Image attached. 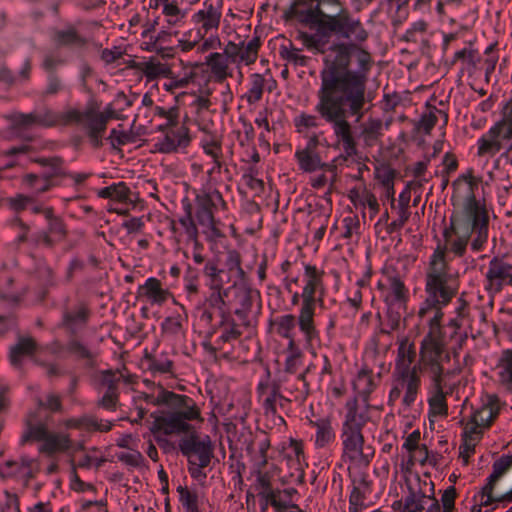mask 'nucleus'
<instances>
[{"label":"nucleus","mask_w":512,"mask_h":512,"mask_svg":"<svg viewBox=\"0 0 512 512\" xmlns=\"http://www.w3.org/2000/svg\"><path fill=\"white\" fill-rule=\"evenodd\" d=\"M348 56L347 48L342 47L332 51L326 60V70L320 72L315 110L332 125L336 146L347 156H353L356 154V138L347 117L356 116L359 120L363 116L367 103L369 58L359 52V68L349 71Z\"/></svg>","instance_id":"1"},{"label":"nucleus","mask_w":512,"mask_h":512,"mask_svg":"<svg viewBox=\"0 0 512 512\" xmlns=\"http://www.w3.org/2000/svg\"><path fill=\"white\" fill-rule=\"evenodd\" d=\"M458 283L450 272L445 250L438 247L430 257L426 271V298L418 309V318L428 326L422 339V363L430 370L432 382L428 404L431 416H445L448 413L446 394L443 392V366L445 337L442 331L443 308L456 295Z\"/></svg>","instance_id":"2"},{"label":"nucleus","mask_w":512,"mask_h":512,"mask_svg":"<svg viewBox=\"0 0 512 512\" xmlns=\"http://www.w3.org/2000/svg\"><path fill=\"white\" fill-rule=\"evenodd\" d=\"M462 179L467 196L454 203L450 225L444 233L446 249L457 257L465 254L468 244L473 252L482 251L489 236L488 208L485 201L477 199L473 193L478 180L472 175Z\"/></svg>","instance_id":"3"},{"label":"nucleus","mask_w":512,"mask_h":512,"mask_svg":"<svg viewBox=\"0 0 512 512\" xmlns=\"http://www.w3.org/2000/svg\"><path fill=\"white\" fill-rule=\"evenodd\" d=\"M222 17L221 8L211 1H204L190 18L192 28L183 32L177 40L180 52L188 53L197 49L198 53H205L221 47L218 35Z\"/></svg>","instance_id":"4"},{"label":"nucleus","mask_w":512,"mask_h":512,"mask_svg":"<svg viewBox=\"0 0 512 512\" xmlns=\"http://www.w3.org/2000/svg\"><path fill=\"white\" fill-rule=\"evenodd\" d=\"M321 27L325 28L328 33H333L340 38L347 39L349 42H335L329 46L328 53L323 59V69L326 70V60L332 53L342 47H346L348 51L349 71H356L359 68L358 53L363 52L369 58L368 74L372 68L371 54L361 47V44L368 38V32L364 29L359 19L350 16L348 13H340L337 15H324L321 18Z\"/></svg>","instance_id":"5"},{"label":"nucleus","mask_w":512,"mask_h":512,"mask_svg":"<svg viewBox=\"0 0 512 512\" xmlns=\"http://www.w3.org/2000/svg\"><path fill=\"white\" fill-rule=\"evenodd\" d=\"M323 278V270L314 265H305L301 289L303 305L298 311L297 322L305 344L310 348L320 344V332L316 328L314 318L317 306L322 307L324 305L326 287Z\"/></svg>","instance_id":"6"},{"label":"nucleus","mask_w":512,"mask_h":512,"mask_svg":"<svg viewBox=\"0 0 512 512\" xmlns=\"http://www.w3.org/2000/svg\"><path fill=\"white\" fill-rule=\"evenodd\" d=\"M477 157L482 166L500 151L512 153V98L502 103L500 118L477 140Z\"/></svg>","instance_id":"7"},{"label":"nucleus","mask_w":512,"mask_h":512,"mask_svg":"<svg viewBox=\"0 0 512 512\" xmlns=\"http://www.w3.org/2000/svg\"><path fill=\"white\" fill-rule=\"evenodd\" d=\"M52 418H25L20 443H38L39 451L52 456L70 448L67 434L56 429Z\"/></svg>","instance_id":"8"},{"label":"nucleus","mask_w":512,"mask_h":512,"mask_svg":"<svg viewBox=\"0 0 512 512\" xmlns=\"http://www.w3.org/2000/svg\"><path fill=\"white\" fill-rule=\"evenodd\" d=\"M115 111L108 107L104 111L96 103H90L84 111L70 109L60 114V125L77 124L87 134L92 146L99 148L103 145V136L110 119L115 118Z\"/></svg>","instance_id":"9"},{"label":"nucleus","mask_w":512,"mask_h":512,"mask_svg":"<svg viewBox=\"0 0 512 512\" xmlns=\"http://www.w3.org/2000/svg\"><path fill=\"white\" fill-rule=\"evenodd\" d=\"M144 398L146 406L140 405L138 416H144L149 413L148 406H157L162 408V416H199V412L194 408V401L185 395H179L174 392L166 391L158 387L156 393H141L139 396H133L134 401L137 398Z\"/></svg>","instance_id":"10"},{"label":"nucleus","mask_w":512,"mask_h":512,"mask_svg":"<svg viewBox=\"0 0 512 512\" xmlns=\"http://www.w3.org/2000/svg\"><path fill=\"white\" fill-rule=\"evenodd\" d=\"M419 362L414 365V369L394 370L393 387L390 391V401H395L403 395V403L406 406L411 405L416 400L421 386L420 373L426 372L430 376V370L422 363V342L419 348Z\"/></svg>","instance_id":"11"},{"label":"nucleus","mask_w":512,"mask_h":512,"mask_svg":"<svg viewBox=\"0 0 512 512\" xmlns=\"http://www.w3.org/2000/svg\"><path fill=\"white\" fill-rule=\"evenodd\" d=\"M376 386L375 378L370 370L362 369L353 381V388L357 396L347 403V416H363L364 413H377L378 408L367 406V397Z\"/></svg>","instance_id":"12"},{"label":"nucleus","mask_w":512,"mask_h":512,"mask_svg":"<svg viewBox=\"0 0 512 512\" xmlns=\"http://www.w3.org/2000/svg\"><path fill=\"white\" fill-rule=\"evenodd\" d=\"M155 117L167 120L168 124H173L178 118V112L176 109L165 110L153 106L151 98L148 95H144L140 106L137 107L135 112L130 133L132 129H135L137 133L146 134Z\"/></svg>","instance_id":"13"},{"label":"nucleus","mask_w":512,"mask_h":512,"mask_svg":"<svg viewBox=\"0 0 512 512\" xmlns=\"http://www.w3.org/2000/svg\"><path fill=\"white\" fill-rule=\"evenodd\" d=\"M486 290L499 293L506 286L512 287V261L505 253L494 256L485 273Z\"/></svg>","instance_id":"14"},{"label":"nucleus","mask_w":512,"mask_h":512,"mask_svg":"<svg viewBox=\"0 0 512 512\" xmlns=\"http://www.w3.org/2000/svg\"><path fill=\"white\" fill-rule=\"evenodd\" d=\"M182 453L187 456L189 463L198 466H207L212 457V445L210 438H200L191 430L187 437H183L179 443Z\"/></svg>","instance_id":"15"},{"label":"nucleus","mask_w":512,"mask_h":512,"mask_svg":"<svg viewBox=\"0 0 512 512\" xmlns=\"http://www.w3.org/2000/svg\"><path fill=\"white\" fill-rule=\"evenodd\" d=\"M158 128L165 130L163 137L159 138L155 144L159 152H177L179 149L186 148L189 145L188 129L184 125H178L177 119L173 124H168L167 120H165L163 124H159Z\"/></svg>","instance_id":"16"},{"label":"nucleus","mask_w":512,"mask_h":512,"mask_svg":"<svg viewBox=\"0 0 512 512\" xmlns=\"http://www.w3.org/2000/svg\"><path fill=\"white\" fill-rule=\"evenodd\" d=\"M151 431L161 445L172 442L175 437H187L191 432L190 426L186 423V418H154Z\"/></svg>","instance_id":"17"},{"label":"nucleus","mask_w":512,"mask_h":512,"mask_svg":"<svg viewBox=\"0 0 512 512\" xmlns=\"http://www.w3.org/2000/svg\"><path fill=\"white\" fill-rule=\"evenodd\" d=\"M13 130H26L33 126L60 125V115L46 109L43 112L13 113L7 116Z\"/></svg>","instance_id":"18"},{"label":"nucleus","mask_w":512,"mask_h":512,"mask_svg":"<svg viewBox=\"0 0 512 512\" xmlns=\"http://www.w3.org/2000/svg\"><path fill=\"white\" fill-rule=\"evenodd\" d=\"M362 418H346L343 424V444L346 454L357 459L363 453V437L361 434Z\"/></svg>","instance_id":"19"},{"label":"nucleus","mask_w":512,"mask_h":512,"mask_svg":"<svg viewBox=\"0 0 512 512\" xmlns=\"http://www.w3.org/2000/svg\"><path fill=\"white\" fill-rule=\"evenodd\" d=\"M260 48V40L258 37H253L248 42H241L236 44L228 42L226 44V54L230 57V61L237 66L241 64H253L257 57Z\"/></svg>","instance_id":"20"},{"label":"nucleus","mask_w":512,"mask_h":512,"mask_svg":"<svg viewBox=\"0 0 512 512\" xmlns=\"http://www.w3.org/2000/svg\"><path fill=\"white\" fill-rule=\"evenodd\" d=\"M122 377L119 371L104 370L95 375V383L99 390L107 389L104 396L99 401V405L104 408L110 409L115 407L118 395L116 393L117 385Z\"/></svg>","instance_id":"21"},{"label":"nucleus","mask_w":512,"mask_h":512,"mask_svg":"<svg viewBox=\"0 0 512 512\" xmlns=\"http://www.w3.org/2000/svg\"><path fill=\"white\" fill-rule=\"evenodd\" d=\"M399 512H441L438 500L432 494L412 490L404 499Z\"/></svg>","instance_id":"22"},{"label":"nucleus","mask_w":512,"mask_h":512,"mask_svg":"<svg viewBox=\"0 0 512 512\" xmlns=\"http://www.w3.org/2000/svg\"><path fill=\"white\" fill-rule=\"evenodd\" d=\"M43 215L49 222L48 230L39 233L34 242L36 245L43 243L47 247H53L57 240H63L66 237L65 225L61 218L54 215L52 207H46L43 210Z\"/></svg>","instance_id":"23"},{"label":"nucleus","mask_w":512,"mask_h":512,"mask_svg":"<svg viewBox=\"0 0 512 512\" xmlns=\"http://www.w3.org/2000/svg\"><path fill=\"white\" fill-rule=\"evenodd\" d=\"M512 466V456H503L493 464V472L489 477V482L483 487L477 495L479 506H490L499 500L493 495V483H495Z\"/></svg>","instance_id":"24"},{"label":"nucleus","mask_w":512,"mask_h":512,"mask_svg":"<svg viewBox=\"0 0 512 512\" xmlns=\"http://www.w3.org/2000/svg\"><path fill=\"white\" fill-rule=\"evenodd\" d=\"M258 399L262 404L265 415L278 413V404L282 406V398L278 393V390L274 384L269 380V377H265L260 380L257 387Z\"/></svg>","instance_id":"25"},{"label":"nucleus","mask_w":512,"mask_h":512,"mask_svg":"<svg viewBox=\"0 0 512 512\" xmlns=\"http://www.w3.org/2000/svg\"><path fill=\"white\" fill-rule=\"evenodd\" d=\"M374 178L382 188L381 199L388 201L391 207H395V170L385 164L377 165L374 170Z\"/></svg>","instance_id":"26"},{"label":"nucleus","mask_w":512,"mask_h":512,"mask_svg":"<svg viewBox=\"0 0 512 512\" xmlns=\"http://www.w3.org/2000/svg\"><path fill=\"white\" fill-rule=\"evenodd\" d=\"M170 292L162 287L161 282L155 278H148L137 290V299H145L152 305H162L170 297Z\"/></svg>","instance_id":"27"},{"label":"nucleus","mask_w":512,"mask_h":512,"mask_svg":"<svg viewBox=\"0 0 512 512\" xmlns=\"http://www.w3.org/2000/svg\"><path fill=\"white\" fill-rule=\"evenodd\" d=\"M317 31L315 33L300 32L298 35L299 40L303 46L314 53H328L329 37L332 33H328L325 28L321 27V19L316 22Z\"/></svg>","instance_id":"28"},{"label":"nucleus","mask_w":512,"mask_h":512,"mask_svg":"<svg viewBox=\"0 0 512 512\" xmlns=\"http://www.w3.org/2000/svg\"><path fill=\"white\" fill-rule=\"evenodd\" d=\"M274 86H276V81L271 76L265 77L262 74L254 73L250 76L249 88L244 98L248 104H256L262 99L265 88L271 92Z\"/></svg>","instance_id":"29"},{"label":"nucleus","mask_w":512,"mask_h":512,"mask_svg":"<svg viewBox=\"0 0 512 512\" xmlns=\"http://www.w3.org/2000/svg\"><path fill=\"white\" fill-rule=\"evenodd\" d=\"M230 63V57L226 54V47L223 53L213 52L205 58V64L217 81H223L232 75Z\"/></svg>","instance_id":"30"},{"label":"nucleus","mask_w":512,"mask_h":512,"mask_svg":"<svg viewBox=\"0 0 512 512\" xmlns=\"http://www.w3.org/2000/svg\"><path fill=\"white\" fill-rule=\"evenodd\" d=\"M37 348L38 344L33 337H19L17 343L10 348V362L14 366L21 365L23 358L34 356Z\"/></svg>","instance_id":"31"},{"label":"nucleus","mask_w":512,"mask_h":512,"mask_svg":"<svg viewBox=\"0 0 512 512\" xmlns=\"http://www.w3.org/2000/svg\"><path fill=\"white\" fill-rule=\"evenodd\" d=\"M4 469L8 476L31 479L36 472V463L32 458L21 457L19 460H8Z\"/></svg>","instance_id":"32"},{"label":"nucleus","mask_w":512,"mask_h":512,"mask_svg":"<svg viewBox=\"0 0 512 512\" xmlns=\"http://www.w3.org/2000/svg\"><path fill=\"white\" fill-rule=\"evenodd\" d=\"M297 318L292 314H284L277 317L274 322V328L276 333L288 340V349L295 350V326H296Z\"/></svg>","instance_id":"33"},{"label":"nucleus","mask_w":512,"mask_h":512,"mask_svg":"<svg viewBox=\"0 0 512 512\" xmlns=\"http://www.w3.org/2000/svg\"><path fill=\"white\" fill-rule=\"evenodd\" d=\"M155 25L156 21L154 23L143 25L131 32L134 35L135 43L141 50L157 52Z\"/></svg>","instance_id":"34"},{"label":"nucleus","mask_w":512,"mask_h":512,"mask_svg":"<svg viewBox=\"0 0 512 512\" xmlns=\"http://www.w3.org/2000/svg\"><path fill=\"white\" fill-rule=\"evenodd\" d=\"M55 44L59 47H84L87 40L79 34L74 26H68L63 30H56L53 35Z\"/></svg>","instance_id":"35"},{"label":"nucleus","mask_w":512,"mask_h":512,"mask_svg":"<svg viewBox=\"0 0 512 512\" xmlns=\"http://www.w3.org/2000/svg\"><path fill=\"white\" fill-rule=\"evenodd\" d=\"M214 213L201 207H197L196 219L203 227V233L206 235L207 240L213 241L222 236L221 231L217 227L218 222L214 218Z\"/></svg>","instance_id":"36"},{"label":"nucleus","mask_w":512,"mask_h":512,"mask_svg":"<svg viewBox=\"0 0 512 512\" xmlns=\"http://www.w3.org/2000/svg\"><path fill=\"white\" fill-rule=\"evenodd\" d=\"M498 382L505 387L512 385V350L507 349L501 353L495 366Z\"/></svg>","instance_id":"37"},{"label":"nucleus","mask_w":512,"mask_h":512,"mask_svg":"<svg viewBox=\"0 0 512 512\" xmlns=\"http://www.w3.org/2000/svg\"><path fill=\"white\" fill-rule=\"evenodd\" d=\"M295 157L299 168L304 172L312 173L328 167L326 164L321 162L317 153L308 148L297 150L295 152Z\"/></svg>","instance_id":"38"},{"label":"nucleus","mask_w":512,"mask_h":512,"mask_svg":"<svg viewBox=\"0 0 512 512\" xmlns=\"http://www.w3.org/2000/svg\"><path fill=\"white\" fill-rule=\"evenodd\" d=\"M196 206L217 212L225 209L226 203L218 190L208 189L196 197Z\"/></svg>","instance_id":"39"},{"label":"nucleus","mask_w":512,"mask_h":512,"mask_svg":"<svg viewBox=\"0 0 512 512\" xmlns=\"http://www.w3.org/2000/svg\"><path fill=\"white\" fill-rule=\"evenodd\" d=\"M480 61L478 52L472 46H466L455 52L453 63H460L461 70L472 74Z\"/></svg>","instance_id":"40"},{"label":"nucleus","mask_w":512,"mask_h":512,"mask_svg":"<svg viewBox=\"0 0 512 512\" xmlns=\"http://www.w3.org/2000/svg\"><path fill=\"white\" fill-rule=\"evenodd\" d=\"M139 365L141 369L149 370L153 374H163L171 372L173 362L164 354H161L158 357H152L151 355L146 353L144 358L141 359Z\"/></svg>","instance_id":"41"},{"label":"nucleus","mask_w":512,"mask_h":512,"mask_svg":"<svg viewBox=\"0 0 512 512\" xmlns=\"http://www.w3.org/2000/svg\"><path fill=\"white\" fill-rule=\"evenodd\" d=\"M66 426L68 428H78L87 432H106L111 429L112 423L109 421H106L105 423L98 422V418H68Z\"/></svg>","instance_id":"42"},{"label":"nucleus","mask_w":512,"mask_h":512,"mask_svg":"<svg viewBox=\"0 0 512 512\" xmlns=\"http://www.w3.org/2000/svg\"><path fill=\"white\" fill-rule=\"evenodd\" d=\"M492 419L493 418H487L486 423L484 424L479 423L477 418H468L466 422L462 423V438L479 443L482 438L484 429L491 425Z\"/></svg>","instance_id":"43"},{"label":"nucleus","mask_w":512,"mask_h":512,"mask_svg":"<svg viewBox=\"0 0 512 512\" xmlns=\"http://www.w3.org/2000/svg\"><path fill=\"white\" fill-rule=\"evenodd\" d=\"M415 348L408 340L400 343L394 370L414 369Z\"/></svg>","instance_id":"44"},{"label":"nucleus","mask_w":512,"mask_h":512,"mask_svg":"<svg viewBox=\"0 0 512 512\" xmlns=\"http://www.w3.org/2000/svg\"><path fill=\"white\" fill-rule=\"evenodd\" d=\"M162 15L168 29L182 27L187 17L186 10L181 9L178 3H173L169 7L166 6L162 9Z\"/></svg>","instance_id":"45"},{"label":"nucleus","mask_w":512,"mask_h":512,"mask_svg":"<svg viewBox=\"0 0 512 512\" xmlns=\"http://www.w3.org/2000/svg\"><path fill=\"white\" fill-rule=\"evenodd\" d=\"M411 199L410 188L406 187L398 197V203H395V207H391L392 209L397 210L398 219L392 222V225L395 227H402L410 217L409 212V202Z\"/></svg>","instance_id":"46"},{"label":"nucleus","mask_w":512,"mask_h":512,"mask_svg":"<svg viewBox=\"0 0 512 512\" xmlns=\"http://www.w3.org/2000/svg\"><path fill=\"white\" fill-rule=\"evenodd\" d=\"M439 116L443 118L444 124H446L448 116L444 111L437 109L436 107H428L419 120L417 126L418 130L425 133H430V131L436 125Z\"/></svg>","instance_id":"47"},{"label":"nucleus","mask_w":512,"mask_h":512,"mask_svg":"<svg viewBox=\"0 0 512 512\" xmlns=\"http://www.w3.org/2000/svg\"><path fill=\"white\" fill-rule=\"evenodd\" d=\"M177 492L179 495V501L185 509V512H200L199 504L201 502V496L196 490L179 486L177 488Z\"/></svg>","instance_id":"48"},{"label":"nucleus","mask_w":512,"mask_h":512,"mask_svg":"<svg viewBox=\"0 0 512 512\" xmlns=\"http://www.w3.org/2000/svg\"><path fill=\"white\" fill-rule=\"evenodd\" d=\"M508 406L500 400L497 395H486L482 403V413H487L488 416H498L499 414L508 413Z\"/></svg>","instance_id":"49"},{"label":"nucleus","mask_w":512,"mask_h":512,"mask_svg":"<svg viewBox=\"0 0 512 512\" xmlns=\"http://www.w3.org/2000/svg\"><path fill=\"white\" fill-rule=\"evenodd\" d=\"M316 427V440L315 443L318 447H323L333 441L334 432L327 420H320L317 422L310 421Z\"/></svg>","instance_id":"50"},{"label":"nucleus","mask_w":512,"mask_h":512,"mask_svg":"<svg viewBox=\"0 0 512 512\" xmlns=\"http://www.w3.org/2000/svg\"><path fill=\"white\" fill-rule=\"evenodd\" d=\"M177 34L178 31H172L171 29H162L159 32H156L157 52L161 53L163 57H172L175 55L176 51H180L177 46L170 48H165L163 46L165 43L170 42L171 38Z\"/></svg>","instance_id":"51"},{"label":"nucleus","mask_w":512,"mask_h":512,"mask_svg":"<svg viewBox=\"0 0 512 512\" xmlns=\"http://www.w3.org/2000/svg\"><path fill=\"white\" fill-rule=\"evenodd\" d=\"M405 293L406 290L404 283L399 278L392 277L388 279V285L385 294L387 301L391 303L400 302L404 299Z\"/></svg>","instance_id":"52"},{"label":"nucleus","mask_w":512,"mask_h":512,"mask_svg":"<svg viewBox=\"0 0 512 512\" xmlns=\"http://www.w3.org/2000/svg\"><path fill=\"white\" fill-rule=\"evenodd\" d=\"M280 56L294 66H306L309 58L301 53V50L293 46H281Z\"/></svg>","instance_id":"53"},{"label":"nucleus","mask_w":512,"mask_h":512,"mask_svg":"<svg viewBox=\"0 0 512 512\" xmlns=\"http://www.w3.org/2000/svg\"><path fill=\"white\" fill-rule=\"evenodd\" d=\"M142 72L148 79H155L158 77H166L171 74L170 68L158 61H146L142 63Z\"/></svg>","instance_id":"54"},{"label":"nucleus","mask_w":512,"mask_h":512,"mask_svg":"<svg viewBox=\"0 0 512 512\" xmlns=\"http://www.w3.org/2000/svg\"><path fill=\"white\" fill-rule=\"evenodd\" d=\"M194 72L186 73L183 77L166 76L162 83L164 90L175 93L179 89H183L188 86L194 77Z\"/></svg>","instance_id":"55"},{"label":"nucleus","mask_w":512,"mask_h":512,"mask_svg":"<svg viewBox=\"0 0 512 512\" xmlns=\"http://www.w3.org/2000/svg\"><path fill=\"white\" fill-rule=\"evenodd\" d=\"M98 195L102 198H110L115 202H124L128 198V188L124 183H119L101 189Z\"/></svg>","instance_id":"56"},{"label":"nucleus","mask_w":512,"mask_h":512,"mask_svg":"<svg viewBox=\"0 0 512 512\" xmlns=\"http://www.w3.org/2000/svg\"><path fill=\"white\" fill-rule=\"evenodd\" d=\"M88 314V309L85 306H81L75 313H66L63 318V324L74 333L78 323L85 324L87 322Z\"/></svg>","instance_id":"57"},{"label":"nucleus","mask_w":512,"mask_h":512,"mask_svg":"<svg viewBox=\"0 0 512 512\" xmlns=\"http://www.w3.org/2000/svg\"><path fill=\"white\" fill-rule=\"evenodd\" d=\"M294 125L299 133H308L317 128L318 119L314 115L301 113L294 118Z\"/></svg>","instance_id":"58"},{"label":"nucleus","mask_w":512,"mask_h":512,"mask_svg":"<svg viewBox=\"0 0 512 512\" xmlns=\"http://www.w3.org/2000/svg\"><path fill=\"white\" fill-rule=\"evenodd\" d=\"M105 461V459L99 458L96 454H85L75 460L73 466L85 469L99 468Z\"/></svg>","instance_id":"59"},{"label":"nucleus","mask_w":512,"mask_h":512,"mask_svg":"<svg viewBox=\"0 0 512 512\" xmlns=\"http://www.w3.org/2000/svg\"><path fill=\"white\" fill-rule=\"evenodd\" d=\"M203 272L210 279V288L223 286L222 280L220 279L221 270L218 269L215 262L208 261L204 266Z\"/></svg>","instance_id":"60"},{"label":"nucleus","mask_w":512,"mask_h":512,"mask_svg":"<svg viewBox=\"0 0 512 512\" xmlns=\"http://www.w3.org/2000/svg\"><path fill=\"white\" fill-rule=\"evenodd\" d=\"M382 122L378 119H369L363 124L362 135L365 140H373L380 133Z\"/></svg>","instance_id":"61"},{"label":"nucleus","mask_w":512,"mask_h":512,"mask_svg":"<svg viewBox=\"0 0 512 512\" xmlns=\"http://www.w3.org/2000/svg\"><path fill=\"white\" fill-rule=\"evenodd\" d=\"M358 201L362 207H368L373 216L379 212L378 200L370 191L365 190L362 194L358 195Z\"/></svg>","instance_id":"62"},{"label":"nucleus","mask_w":512,"mask_h":512,"mask_svg":"<svg viewBox=\"0 0 512 512\" xmlns=\"http://www.w3.org/2000/svg\"><path fill=\"white\" fill-rule=\"evenodd\" d=\"M180 225L183 227L184 232L189 240H195L198 237V228L192 218L191 211L189 210L186 216L179 220Z\"/></svg>","instance_id":"63"},{"label":"nucleus","mask_w":512,"mask_h":512,"mask_svg":"<svg viewBox=\"0 0 512 512\" xmlns=\"http://www.w3.org/2000/svg\"><path fill=\"white\" fill-rule=\"evenodd\" d=\"M477 444V442L462 438V443L459 447V458L462 461L463 465H467L469 463L470 458L475 453V447L477 446Z\"/></svg>","instance_id":"64"}]
</instances>
